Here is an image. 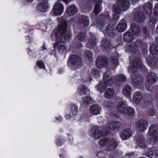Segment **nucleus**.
I'll list each match as a JSON object with an SVG mask.
<instances>
[{
    "label": "nucleus",
    "mask_w": 158,
    "mask_h": 158,
    "mask_svg": "<svg viewBox=\"0 0 158 158\" xmlns=\"http://www.w3.org/2000/svg\"><path fill=\"white\" fill-rule=\"evenodd\" d=\"M67 27L66 23L64 22L52 31L51 37L56 40L54 44V47L60 43H64L66 40H68L69 39L71 34L70 32L67 30Z\"/></svg>",
    "instance_id": "f257e3e1"
},
{
    "label": "nucleus",
    "mask_w": 158,
    "mask_h": 158,
    "mask_svg": "<svg viewBox=\"0 0 158 158\" xmlns=\"http://www.w3.org/2000/svg\"><path fill=\"white\" fill-rule=\"evenodd\" d=\"M130 3L128 0H118L115 4L113 5V12L120 13L122 11H125L129 8Z\"/></svg>",
    "instance_id": "f03ea898"
},
{
    "label": "nucleus",
    "mask_w": 158,
    "mask_h": 158,
    "mask_svg": "<svg viewBox=\"0 0 158 158\" xmlns=\"http://www.w3.org/2000/svg\"><path fill=\"white\" fill-rule=\"evenodd\" d=\"M148 46L139 39L137 40L134 44L126 47V51L130 52H135L139 49L143 50L144 52L147 51Z\"/></svg>",
    "instance_id": "7ed1b4c3"
},
{
    "label": "nucleus",
    "mask_w": 158,
    "mask_h": 158,
    "mask_svg": "<svg viewBox=\"0 0 158 158\" xmlns=\"http://www.w3.org/2000/svg\"><path fill=\"white\" fill-rule=\"evenodd\" d=\"M81 63L80 57L76 55H74L69 57L68 65L70 69L76 70L80 67Z\"/></svg>",
    "instance_id": "20e7f679"
},
{
    "label": "nucleus",
    "mask_w": 158,
    "mask_h": 158,
    "mask_svg": "<svg viewBox=\"0 0 158 158\" xmlns=\"http://www.w3.org/2000/svg\"><path fill=\"white\" fill-rule=\"evenodd\" d=\"M148 138L153 143L158 142V127L154 125H151L148 129Z\"/></svg>",
    "instance_id": "39448f33"
},
{
    "label": "nucleus",
    "mask_w": 158,
    "mask_h": 158,
    "mask_svg": "<svg viewBox=\"0 0 158 158\" xmlns=\"http://www.w3.org/2000/svg\"><path fill=\"white\" fill-rule=\"evenodd\" d=\"M143 66L142 60L138 57L135 58L131 64L128 67L129 72L134 73L137 71L138 69L142 68Z\"/></svg>",
    "instance_id": "423d86ee"
},
{
    "label": "nucleus",
    "mask_w": 158,
    "mask_h": 158,
    "mask_svg": "<svg viewBox=\"0 0 158 158\" xmlns=\"http://www.w3.org/2000/svg\"><path fill=\"white\" fill-rule=\"evenodd\" d=\"M106 129L105 127L103 128L101 132L97 127H94L91 129L90 133L94 138L98 139L101 136H105L108 135Z\"/></svg>",
    "instance_id": "0eeeda50"
},
{
    "label": "nucleus",
    "mask_w": 158,
    "mask_h": 158,
    "mask_svg": "<svg viewBox=\"0 0 158 158\" xmlns=\"http://www.w3.org/2000/svg\"><path fill=\"white\" fill-rule=\"evenodd\" d=\"M130 81L133 86L137 88H139L143 85V79L141 76L134 75L131 77Z\"/></svg>",
    "instance_id": "6e6552de"
},
{
    "label": "nucleus",
    "mask_w": 158,
    "mask_h": 158,
    "mask_svg": "<svg viewBox=\"0 0 158 158\" xmlns=\"http://www.w3.org/2000/svg\"><path fill=\"white\" fill-rule=\"evenodd\" d=\"M148 123L146 120H139L136 123L135 127L137 130L140 132H143L148 128Z\"/></svg>",
    "instance_id": "1a4fd4ad"
},
{
    "label": "nucleus",
    "mask_w": 158,
    "mask_h": 158,
    "mask_svg": "<svg viewBox=\"0 0 158 158\" xmlns=\"http://www.w3.org/2000/svg\"><path fill=\"white\" fill-rule=\"evenodd\" d=\"M121 125V124L118 121H110L108 123V127H105L107 134H108L111 130H117L120 127Z\"/></svg>",
    "instance_id": "9d476101"
},
{
    "label": "nucleus",
    "mask_w": 158,
    "mask_h": 158,
    "mask_svg": "<svg viewBox=\"0 0 158 158\" xmlns=\"http://www.w3.org/2000/svg\"><path fill=\"white\" fill-rule=\"evenodd\" d=\"M108 64L107 58L99 57L97 59L96 65L98 68H102L106 66Z\"/></svg>",
    "instance_id": "9b49d317"
},
{
    "label": "nucleus",
    "mask_w": 158,
    "mask_h": 158,
    "mask_svg": "<svg viewBox=\"0 0 158 158\" xmlns=\"http://www.w3.org/2000/svg\"><path fill=\"white\" fill-rule=\"evenodd\" d=\"M157 80L158 77L156 74L154 73H149L146 77V82L149 85L154 84Z\"/></svg>",
    "instance_id": "f8f14e48"
},
{
    "label": "nucleus",
    "mask_w": 158,
    "mask_h": 158,
    "mask_svg": "<svg viewBox=\"0 0 158 158\" xmlns=\"http://www.w3.org/2000/svg\"><path fill=\"white\" fill-rule=\"evenodd\" d=\"M64 11L63 5L60 2H57L54 7L53 13L55 15H61Z\"/></svg>",
    "instance_id": "ddd939ff"
},
{
    "label": "nucleus",
    "mask_w": 158,
    "mask_h": 158,
    "mask_svg": "<svg viewBox=\"0 0 158 158\" xmlns=\"http://www.w3.org/2000/svg\"><path fill=\"white\" fill-rule=\"evenodd\" d=\"M113 80L114 77L111 76L110 73L106 72L105 73L103 77V81L107 85L110 86L111 85L113 82Z\"/></svg>",
    "instance_id": "4468645a"
},
{
    "label": "nucleus",
    "mask_w": 158,
    "mask_h": 158,
    "mask_svg": "<svg viewBox=\"0 0 158 158\" xmlns=\"http://www.w3.org/2000/svg\"><path fill=\"white\" fill-rule=\"evenodd\" d=\"M89 110L91 114L96 115L100 114L101 107L97 104H94L90 106Z\"/></svg>",
    "instance_id": "2eb2a0df"
},
{
    "label": "nucleus",
    "mask_w": 158,
    "mask_h": 158,
    "mask_svg": "<svg viewBox=\"0 0 158 158\" xmlns=\"http://www.w3.org/2000/svg\"><path fill=\"white\" fill-rule=\"evenodd\" d=\"M148 141L143 137H141L137 138V144L138 145L137 147L140 148H148Z\"/></svg>",
    "instance_id": "dca6fc26"
},
{
    "label": "nucleus",
    "mask_w": 158,
    "mask_h": 158,
    "mask_svg": "<svg viewBox=\"0 0 158 158\" xmlns=\"http://www.w3.org/2000/svg\"><path fill=\"white\" fill-rule=\"evenodd\" d=\"M132 135L131 130L126 129L123 130L120 134V136L123 140H126L130 138Z\"/></svg>",
    "instance_id": "f3484780"
},
{
    "label": "nucleus",
    "mask_w": 158,
    "mask_h": 158,
    "mask_svg": "<svg viewBox=\"0 0 158 158\" xmlns=\"http://www.w3.org/2000/svg\"><path fill=\"white\" fill-rule=\"evenodd\" d=\"M77 11V8L75 5H72L68 7L66 12L69 16H72L75 15Z\"/></svg>",
    "instance_id": "a211bd4d"
},
{
    "label": "nucleus",
    "mask_w": 158,
    "mask_h": 158,
    "mask_svg": "<svg viewBox=\"0 0 158 158\" xmlns=\"http://www.w3.org/2000/svg\"><path fill=\"white\" fill-rule=\"evenodd\" d=\"M127 104L125 101H122L118 103L117 109L118 111L122 114L126 113L125 111L127 107Z\"/></svg>",
    "instance_id": "6ab92c4d"
},
{
    "label": "nucleus",
    "mask_w": 158,
    "mask_h": 158,
    "mask_svg": "<svg viewBox=\"0 0 158 158\" xmlns=\"http://www.w3.org/2000/svg\"><path fill=\"white\" fill-rule=\"evenodd\" d=\"M131 31L134 36H137L140 32V28L139 25L135 23H133L131 25Z\"/></svg>",
    "instance_id": "aec40b11"
},
{
    "label": "nucleus",
    "mask_w": 158,
    "mask_h": 158,
    "mask_svg": "<svg viewBox=\"0 0 158 158\" xmlns=\"http://www.w3.org/2000/svg\"><path fill=\"white\" fill-rule=\"evenodd\" d=\"M157 61V58L153 55H150L148 56L146 59V61L149 66H154Z\"/></svg>",
    "instance_id": "412c9836"
},
{
    "label": "nucleus",
    "mask_w": 158,
    "mask_h": 158,
    "mask_svg": "<svg viewBox=\"0 0 158 158\" xmlns=\"http://www.w3.org/2000/svg\"><path fill=\"white\" fill-rule=\"evenodd\" d=\"M48 8V2H46L38 3L36 6V9L38 10L44 12H46Z\"/></svg>",
    "instance_id": "4be33fe9"
},
{
    "label": "nucleus",
    "mask_w": 158,
    "mask_h": 158,
    "mask_svg": "<svg viewBox=\"0 0 158 158\" xmlns=\"http://www.w3.org/2000/svg\"><path fill=\"white\" fill-rule=\"evenodd\" d=\"M134 18L136 21L140 23L143 21L145 19L144 13L140 11L135 12Z\"/></svg>",
    "instance_id": "5701e85b"
},
{
    "label": "nucleus",
    "mask_w": 158,
    "mask_h": 158,
    "mask_svg": "<svg viewBox=\"0 0 158 158\" xmlns=\"http://www.w3.org/2000/svg\"><path fill=\"white\" fill-rule=\"evenodd\" d=\"M79 23L81 27H84L88 26L89 23L88 18L85 15H81L79 21Z\"/></svg>",
    "instance_id": "b1692460"
},
{
    "label": "nucleus",
    "mask_w": 158,
    "mask_h": 158,
    "mask_svg": "<svg viewBox=\"0 0 158 158\" xmlns=\"http://www.w3.org/2000/svg\"><path fill=\"white\" fill-rule=\"evenodd\" d=\"M119 55L118 54H113L110 57L111 63L115 67H117L119 64Z\"/></svg>",
    "instance_id": "393cba45"
},
{
    "label": "nucleus",
    "mask_w": 158,
    "mask_h": 158,
    "mask_svg": "<svg viewBox=\"0 0 158 158\" xmlns=\"http://www.w3.org/2000/svg\"><path fill=\"white\" fill-rule=\"evenodd\" d=\"M142 98V95L140 92H136L135 93L133 96V99L136 104L140 103Z\"/></svg>",
    "instance_id": "a878e982"
},
{
    "label": "nucleus",
    "mask_w": 158,
    "mask_h": 158,
    "mask_svg": "<svg viewBox=\"0 0 158 158\" xmlns=\"http://www.w3.org/2000/svg\"><path fill=\"white\" fill-rule=\"evenodd\" d=\"M143 9L145 13L148 15L151 14L152 10V5L149 2L146 3L143 6Z\"/></svg>",
    "instance_id": "bb28decb"
},
{
    "label": "nucleus",
    "mask_w": 158,
    "mask_h": 158,
    "mask_svg": "<svg viewBox=\"0 0 158 158\" xmlns=\"http://www.w3.org/2000/svg\"><path fill=\"white\" fill-rule=\"evenodd\" d=\"M133 36L131 33L129 31L125 32L123 36V39L124 41L130 42L133 39Z\"/></svg>",
    "instance_id": "cd10ccee"
},
{
    "label": "nucleus",
    "mask_w": 158,
    "mask_h": 158,
    "mask_svg": "<svg viewBox=\"0 0 158 158\" xmlns=\"http://www.w3.org/2000/svg\"><path fill=\"white\" fill-rule=\"evenodd\" d=\"M132 88L131 87L128 85H126L123 88V94L126 97H129L131 93Z\"/></svg>",
    "instance_id": "c85d7f7f"
},
{
    "label": "nucleus",
    "mask_w": 158,
    "mask_h": 158,
    "mask_svg": "<svg viewBox=\"0 0 158 158\" xmlns=\"http://www.w3.org/2000/svg\"><path fill=\"white\" fill-rule=\"evenodd\" d=\"M96 43L95 37L94 36L92 35L87 44V46L89 48H93L96 45Z\"/></svg>",
    "instance_id": "c756f323"
},
{
    "label": "nucleus",
    "mask_w": 158,
    "mask_h": 158,
    "mask_svg": "<svg viewBox=\"0 0 158 158\" xmlns=\"http://www.w3.org/2000/svg\"><path fill=\"white\" fill-rule=\"evenodd\" d=\"M127 26L126 23H121L118 24L116 27V29L119 32L124 31L127 29Z\"/></svg>",
    "instance_id": "7c9ffc66"
},
{
    "label": "nucleus",
    "mask_w": 158,
    "mask_h": 158,
    "mask_svg": "<svg viewBox=\"0 0 158 158\" xmlns=\"http://www.w3.org/2000/svg\"><path fill=\"white\" fill-rule=\"evenodd\" d=\"M114 94V90L110 88L107 89L105 92L104 96L107 98H109L112 97Z\"/></svg>",
    "instance_id": "2f4dec72"
},
{
    "label": "nucleus",
    "mask_w": 158,
    "mask_h": 158,
    "mask_svg": "<svg viewBox=\"0 0 158 158\" xmlns=\"http://www.w3.org/2000/svg\"><path fill=\"white\" fill-rule=\"evenodd\" d=\"M77 108L76 106L74 105L70 106L67 110V113L68 114H70L73 115H74L77 113Z\"/></svg>",
    "instance_id": "473e14b6"
},
{
    "label": "nucleus",
    "mask_w": 158,
    "mask_h": 158,
    "mask_svg": "<svg viewBox=\"0 0 158 158\" xmlns=\"http://www.w3.org/2000/svg\"><path fill=\"white\" fill-rule=\"evenodd\" d=\"M93 100L89 97H85L82 101V104L84 106H88L92 103Z\"/></svg>",
    "instance_id": "72a5a7b5"
},
{
    "label": "nucleus",
    "mask_w": 158,
    "mask_h": 158,
    "mask_svg": "<svg viewBox=\"0 0 158 158\" xmlns=\"http://www.w3.org/2000/svg\"><path fill=\"white\" fill-rule=\"evenodd\" d=\"M87 90V87L83 85L79 86L78 89V92L81 95H86Z\"/></svg>",
    "instance_id": "f704fd0d"
},
{
    "label": "nucleus",
    "mask_w": 158,
    "mask_h": 158,
    "mask_svg": "<svg viewBox=\"0 0 158 158\" xmlns=\"http://www.w3.org/2000/svg\"><path fill=\"white\" fill-rule=\"evenodd\" d=\"M114 27L113 25H109L107 26L106 28V31L110 36H113L114 35Z\"/></svg>",
    "instance_id": "c9c22d12"
},
{
    "label": "nucleus",
    "mask_w": 158,
    "mask_h": 158,
    "mask_svg": "<svg viewBox=\"0 0 158 158\" xmlns=\"http://www.w3.org/2000/svg\"><path fill=\"white\" fill-rule=\"evenodd\" d=\"M108 86L103 81H102L100 82L98 85L96 86V88L97 90L100 91H103L106 86Z\"/></svg>",
    "instance_id": "e433bc0d"
},
{
    "label": "nucleus",
    "mask_w": 158,
    "mask_h": 158,
    "mask_svg": "<svg viewBox=\"0 0 158 158\" xmlns=\"http://www.w3.org/2000/svg\"><path fill=\"white\" fill-rule=\"evenodd\" d=\"M149 50L152 54H158V46L156 45H152L149 48Z\"/></svg>",
    "instance_id": "4c0bfd02"
},
{
    "label": "nucleus",
    "mask_w": 158,
    "mask_h": 158,
    "mask_svg": "<svg viewBox=\"0 0 158 158\" xmlns=\"http://www.w3.org/2000/svg\"><path fill=\"white\" fill-rule=\"evenodd\" d=\"M126 113H124L125 115H133L135 114V110L132 108L127 107L125 111Z\"/></svg>",
    "instance_id": "58836bf2"
},
{
    "label": "nucleus",
    "mask_w": 158,
    "mask_h": 158,
    "mask_svg": "<svg viewBox=\"0 0 158 158\" xmlns=\"http://www.w3.org/2000/svg\"><path fill=\"white\" fill-rule=\"evenodd\" d=\"M85 55L86 59L89 62H92L93 60L92 57V53L90 51L86 50L85 52Z\"/></svg>",
    "instance_id": "ea45409f"
},
{
    "label": "nucleus",
    "mask_w": 158,
    "mask_h": 158,
    "mask_svg": "<svg viewBox=\"0 0 158 158\" xmlns=\"http://www.w3.org/2000/svg\"><path fill=\"white\" fill-rule=\"evenodd\" d=\"M155 150H150L148 151L146 153V156L150 158H156V153H155Z\"/></svg>",
    "instance_id": "a19ab883"
},
{
    "label": "nucleus",
    "mask_w": 158,
    "mask_h": 158,
    "mask_svg": "<svg viewBox=\"0 0 158 158\" xmlns=\"http://www.w3.org/2000/svg\"><path fill=\"white\" fill-rule=\"evenodd\" d=\"M109 139L107 138H104L101 139L99 141V145L102 147H104L108 142Z\"/></svg>",
    "instance_id": "79ce46f5"
},
{
    "label": "nucleus",
    "mask_w": 158,
    "mask_h": 158,
    "mask_svg": "<svg viewBox=\"0 0 158 158\" xmlns=\"http://www.w3.org/2000/svg\"><path fill=\"white\" fill-rule=\"evenodd\" d=\"M90 75L95 78H98L100 76L99 72L95 69L91 70Z\"/></svg>",
    "instance_id": "37998d69"
},
{
    "label": "nucleus",
    "mask_w": 158,
    "mask_h": 158,
    "mask_svg": "<svg viewBox=\"0 0 158 158\" xmlns=\"http://www.w3.org/2000/svg\"><path fill=\"white\" fill-rule=\"evenodd\" d=\"M102 47L105 49H108L110 47V42L107 40H103L102 41Z\"/></svg>",
    "instance_id": "c03bdc74"
},
{
    "label": "nucleus",
    "mask_w": 158,
    "mask_h": 158,
    "mask_svg": "<svg viewBox=\"0 0 158 158\" xmlns=\"http://www.w3.org/2000/svg\"><path fill=\"white\" fill-rule=\"evenodd\" d=\"M115 79L119 81H124L127 79L126 77L123 74H119L115 76Z\"/></svg>",
    "instance_id": "a18cd8bd"
},
{
    "label": "nucleus",
    "mask_w": 158,
    "mask_h": 158,
    "mask_svg": "<svg viewBox=\"0 0 158 158\" xmlns=\"http://www.w3.org/2000/svg\"><path fill=\"white\" fill-rule=\"evenodd\" d=\"M101 10V5L100 4H95L94 8V13L96 14H98L100 11Z\"/></svg>",
    "instance_id": "49530a36"
},
{
    "label": "nucleus",
    "mask_w": 158,
    "mask_h": 158,
    "mask_svg": "<svg viewBox=\"0 0 158 158\" xmlns=\"http://www.w3.org/2000/svg\"><path fill=\"white\" fill-rule=\"evenodd\" d=\"M57 47L59 52L60 54H63L65 53L66 48L63 45H60Z\"/></svg>",
    "instance_id": "de8ad7c7"
},
{
    "label": "nucleus",
    "mask_w": 158,
    "mask_h": 158,
    "mask_svg": "<svg viewBox=\"0 0 158 158\" xmlns=\"http://www.w3.org/2000/svg\"><path fill=\"white\" fill-rule=\"evenodd\" d=\"M76 39H77L78 40L81 41H84L85 40V35L84 33H80L77 35V36Z\"/></svg>",
    "instance_id": "09e8293b"
},
{
    "label": "nucleus",
    "mask_w": 158,
    "mask_h": 158,
    "mask_svg": "<svg viewBox=\"0 0 158 158\" xmlns=\"http://www.w3.org/2000/svg\"><path fill=\"white\" fill-rule=\"evenodd\" d=\"M157 20V19L156 18H151L150 19L149 24L152 27H153L155 26Z\"/></svg>",
    "instance_id": "8fccbe9b"
},
{
    "label": "nucleus",
    "mask_w": 158,
    "mask_h": 158,
    "mask_svg": "<svg viewBox=\"0 0 158 158\" xmlns=\"http://www.w3.org/2000/svg\"><path fill=\"white\" fill-rule=\"evenodd\" d=\"M65 142V140L62 138H60L57 139L56 143L58 145H61Z\"/></svg>",
    "instance_id": "3c124183"
},
{
    "label": "nucleus",
    "mask_w": 158,
    "mask_h": 158,
    "mask_svg": "<svg viewBox=\"0 0 158 158\" xmlns=\"http://www.w3.org/2000/svg\"><path fill=\"white\" fill-rule=\"evenodd\" d=\"M113 104V103L109 101H105L103 103L104 106L107 108L111 106Z\"/></svg>",
    "instance_id": "603ef678"
},
{
    "label": "nucleus",
    "mask_w": 158,
    "mask_h": 158,
    "mask_svg": "<svg viewBox=\"0 0 158 158\" xmlns=\"http://www.w3.org/2000/svg\"><path fill=\"white\" fill-rule=\"evenodd\" d=\"M110 143L112 147L115 148H116L118 145L116 140L114 139H112L110 141Z\"/></svg>",
    "instance_id": "864d4df0"
},
{
    "label": "nucleus",
    "mask_w": 158,
    "mask_h": 158,
    "mask_svg": "<svg viewBox=\"0 0 158 158\" xmlns=\"http://www.w3.org/2000/svg\"><path fill=\"white\" fill-rule=\"evenodd\" d=\"M36 64L37 66L40 68L44 69L45 65L44 63L41 61H38L37 62Z\"/></svg>",
    "instance_id": "5fc2aeb1"
},
{
    "label": "nucleus",
    "mask_w": 158,
    "mask_h": 158,
    "mask_svg": "<svg viewBox=\"0 0 158 158\" xmlns=\"http://www.w3.org/2000/svg\"><path fill=\"white\" fill-rule=\"evenodd\" d=\"M154 12V15H158V3H156L155 5Z\"/></svg>",
    "instance_id": "6e6d98bb"
},
{
    "label": "nucleus",
    "mask_w": 158,
    "mask_h": 158,
    "mask_svg": "<svg viewBox=\"0 0 158 158\" xmlns=\"http://www.w3.org/2000/svg\"><path fill=\"white\" fill-rule=\"evenodd\" d=\"M155 113L154 110L153 109H151L148 111V115L149 116H152L154 115Z\"/></svg>",
    "instance_id": "4d7b16f0"
},
{
    "label": "nucleus",
    "mask_w": 158,
    "mask_h": 158,
    "mask_svg": "<svg viewBox=\"0 0 158 158\" xmlns=\"http://www.w3.org/2000/svg\"><path fill=\"white\" fill-rule=\"evenodd\" d=\"M114 14L112 15V18L114 20H118L119 18V13H117L114 12Z\"/></svg>",
    "instance_id": "13d9d810"
},
{
    "label": "nucleus",
    "mask_w": 158,
    "mask_h": 158,
    "mask_svg": "<svg viewBox=\"0 0 158 158\" xmlns=\"http://www.w3.org/2000/svg\"><path fill=\"white\" fill-rule=\"evenodd\" d=\"M127 156H128V157L130 158H133L134 157V153L132 152L131 153H129L127 154Z\"/></svg>",
    "instance_id": "bf43d9fd"
},
{
    "label": "nucleus",
    "mask_w": 158,
    "mask_h": 158,
    "mask_svg": "<svg viewBox=\"0 0 158 158\" xmlns=\"http://www.w3.org/2000/svg\"><path fill=\"white\" fill-rule=\"evenodd\" d=\"M102 0H94V2L95 4H100V3L102 2Z\"/></svg>",
    "instance_id": "052dcab7"
},
{
    "label": "nucleus",
    "mask_w": 158,
    "mask_h": 158,
    "mask_svg": "<svg viewBox=\"0 0 158 158\" xmlns=\"http://www.w3.org/2000/svg\"><path fill=\"white\" fill-rule=\"evenodd\" d=\"M71 114H67L65 115V118H69L71 117Z\"/></svg>",
    "instance_id": "680f3d73"
},
{
    "label": "nucleus",
    "mask_w": 158,
    "mask_h": 158,
    "mask_svg": "<svg viewBox=\"0 0 158 158\" xmlns=\"http://www.w3.org/2000/svg\"><path fill=\"white\" fill-rule=\"evenodd\" d=\"M132 0V3L133 4L136 3L138 1V0Z\"/></svg>",
    "instance_id": "e2e57ef3"
},
{
    "label": "nucleus",
    "mask_w": 158,
    "mask_h": 158,
    "mask_svg": "<svg viewBox=\"0 0 158 158\" xmlns=\"http://www.w3.org/2000/svg\"><path fill=\"white\" fill-rule=\"evenodd\" d=\"M104 25L103 24H102V25L101 26H100V25H98V27L100 29L101 28H102V27H103L104 26Z\"/></svg>",
    "instance_id": "0e129e2a"
},
{
    "label": "nucleus",
    "mask_w": 158,
    "mask_h": 158,
    "mask_svg": "<svg viewBox=\"0 0 158 158\" xmlns=\"http://www.w3.org/2000/svg\"><path fill=\"white\" fill-rule=\"evenodd\" d=\"M155 153H156V158L158 157V150L155 149Z\"/></svg>",
    "instance_id": "69168bd1"
},
{
    "label": "nucleus",
    "mask_w": 158,
    "mask_h": 158,
    "mask_svg": "<svg viewBox=\"0 0 158 158\" xmlns=\"http://www.w3.org/2000/svg\"><path fill=\"white\" fill-rule=\"evenodd\" d=\"M43 48V50H44V49H46V48H45V45L44 44L43 45V46H42Z\"/></svg>",
    "instance_id": "338daca9"
},
{
    "label": "nucleus",
    "mask_w": 158,
    "mask_h": 158,
    "mask_svg": "<svg viewBox=\"0 0 158 158\" xmlns=\"http://www.w3.org/2000/svg\"><path fill=\"white\" fill-rule=\"evenodd\" d=\"M156 32L158 34V26L157 27H156Z\"/></svg>",
    "instance_id": "774afa93"
}]
</instances>
